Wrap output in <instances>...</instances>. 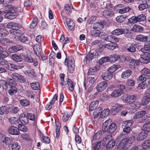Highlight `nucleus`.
Returning <instances> with one entry per match:
<instances>
[{"mask_svg":"<svg viewBox=\"0 0 150 150\" xmlns=\"http://www.w3.org/2000/svg\"><path fill=\"white\" fill-rule=\"evenodd\" d=\"M107 83L105 81L100 83L97 86L96 88L98 91H102L105 90L107 87Z\"/></svg>","mask_w":150,"mask_h":150,"instance_id":"dca6fc26","label":"nucleus"},{"mask_svg":"<svg viewBox=\"0 0 150 150\" xmlns=\"http://www.w3.org/2000/svg\"><path fill=\"white\" fill-rule=\"evenodd\" d=\"M26 54L23 55V53H21V55L23 56V59L26 62L28 63H33V65L35 66H37L38 62L37 60L34 59L32 57L33 53L30 51H28Z\"/></svg>","mask_w":150,"mask_h":150,"instance_id":"f03ea898","label":"nucleus"},{"mask_svg":"<svg viewBox=\"0 0 150 150\" xmlns=\"http://www.w3.org/2000/svg\"><path fill=\"white\" fill-rule=\"evenodd\" d=\"M9 134L13 135H18L19 134V131L18 128L13 126H11L8 129Z\"/></svg>","mask_w":150,"mask_h":150,"instance_id":"f3484780","label":"nucleus"},{"mask_svg":"<svg viewBox=\"0 0 150 150\" xmlns=\"http://www.w3.org/2000/svg\"><path fill=\"white\" fill-rule=\"evenodd\" d=\"M17 15V14L16 12L14 11H12L11 10H9L4 15V17L7 19H13L15 18Z\"/></svg>","mask_w":150,"mask_h":150,"instance_id":"1a4fd4ad","label":"nucleus"},{"mask_svg":"<svg viewBox=\"0 0 150 150\" xmlns=\"http://www.w3.org/2000/svg\"><path fill=\"white\" fill-rule=\"evenodd\" d=\"M8 32L3 28H0V37H4L8 35Z\"/></svg>","mask_w":150,"mask_h":150,"instance_id":"680f3d73","label":"nucleus"},{"mask_svg":"<svg viewBox=\"0 0 150 150\" xmlns=\"http://www.w3.org/2000/svg\"><path fill=\"white\" fill-rule=\"evenodd\" d=\"M105 40L107 41L111 42H119L118 39L116 37L113 35H109L107 36L105 38Z\"/></svg>","mask_w":150,"mask_h":150,"instance_id":"b1692460","label":"nucleus"},{"mask_svg":"<svg viewBox=\"0 0 150 150\" xmlns=\"http://www.w3.org/2000/svg\"><path fill=\"white\" fill-rule=\"evenodd\" d=\"M141 50L144 53L150 54V41L146 42L144 47L141 48Z\"/></svg>","mask_w":150,"mask_h":150,"instance_id":"5701e85b","label":"nucleus"},{"mask_svg":"<svg viewBox=\"0 0 150 150\" xmlns=\"http://www.w3.org/2000/svg\"><path fill=\"white\" fill-rule=\"evenodd\" d=\"M112 34L113 35H119L124 33L123 30L120 28H117L112 32Z\"/></svg>","mask_w":150,"mask_h":150,"instance_id":"a19ab883","label":"nucleus"},{"mask_svg":"<svg viewBox=\"0 0 150 150\" xmlns=\"http://www.w3.org/2000/svg\"><path fill=\"white\" fill-rule=\"evenodd\" d=\"M113 15V12L110 10H104L103 12V15L105 17L109 18L112 16Z\"/></svg>","mask_w":150,"mask_h":150,"instance_id":"4c0bfd02","label":"nucleus"},{"mask_svg":"<svg viewBox=\"0 0 150 150\" xmlns=\"http://www.w3.org/2000/svg\"><path fill=\"white\" fill-rule=\"evenodd\" d=\"M100 33V30L95 29H93L91 32V35L94 37L99 36Z\"/></svg>","mask_w":150,"mask_h":150,"instance_id":"4d7b16f0","label":"nucleus"},{"mask_svg":"<svg viewBox=\"0 0 150 150\" xmlns=\"http://www.w3.org/2000/svg\"><path fill=\"white\" fill-rule=\"evenodd\" d=\"M110 61L109 57H104L101 58L99 60V64H103L104 63L108 62Z\"/></svg>","mask_w":150,"mask_h":150,"instance_id":"e2e57ef3","label":"nucleus"},{"mask_svg":"<svg viewBox=\"0 0 150 150\" xmlns=\"http://www.w3.org/2000/svg\"><path fill=\"white\" fill-rule=\"evenodd\" d=\"M8 85L10 88L16 87L17 84L16 82L13 79L8 78L7 79Z\"/></svg>","mask_w":150,"mask_h":150,"instance_id":"f704fd0d","label":"nucleus"},{"mask_svg":"<svg viewBox=\"0 0 150 150\" xmlns=\"http://www.w3.org/2000/svg\"><path fill=\"white\" fill-rule=\"evenodd\" d=\"M103 28V25L100 22H97L94 23L93 26V29L100 30Z\"/></svg>","mask_w":150,"mask_h":150,"instance_id":"a878e982","label":"nucleus"},{"mask_svg":"<svg viewBox=\"0 0 150 150\" xmlns=\"http://www.w3.org/2000/svg\"><path fill=\"white\" fill-rule=\"evenodd\" d=\"M9 120L12 125H16L19 123V120L18 119L15 117H11L9 118Z\"/></svg>","mask_w":150,"mask_h":150,"instance_id":"8fccbe9b","label":"nucleus"},{"mask_svg":"<svg viewBox=\"0 0 150 150\" xmlns=\"http://www.w3.org/2000/svg\"><path fill=\"white\" fill-rule=\"evenodd\" d=\"M133 123V121L131 120L123 122L122 126L123 132L126 133H129L131 129L130 127L132 125Z\"/></svg>","mask_w":150,"mask_h":150,"instance_id":"39448f33","label":"nucleus"},{"mask_svg":"<svg viewBox=\"0 0 150 150\" xmlns=\"http://www.w3.org/2000/svg\"><path fill=\"white\" fill-rule=\"evenodd\" d=\"M12 59L16 62H19L22 61V59L20 57L16 54H13L12 55Z\"/></svg>","mask_w":150,"mask_h":150,"instance_id":"de8ad7c7","label":"nucleus"},{"mask_svg":"<svg viewBox=\"0 0 150 150\" xmlns=\"http://www.w3.org/2000/svg\"><path fill=\"white\" fill-rule=\"evenodd\" d=\"M11 77L14 80L19 81L20 82H24L25 81L23 77L17 73H12Z\"/></svg>","mask_w":150,"mask_h":150,"instance_id":"6e6552de","label":"nucleus"},{"mask_svg":"<svg viewBox=\"0 0 150 150\" xmlns=\"http://www.w3.org/2000/svg\"><path fill=\"white\" fill-rule=\"evenodd\" d=\"M144 149H146L150 147V139L146 140L142 144Z\"/></svg>","mask_w":150,"mask_h":150,"instance_id":"3c124183","label":"nucleus"},{"mask_svg":"<svg viewBox=\"0 0 150 150\" xmlns=\"http://www.w3.org/2000/svg\"><path fill=\"white\" fill-rule=\"evenodd\" d=\"M102 132L101 131L99 130L95 133L93 137V140H96L99 139L102 135Z\"/></svg>","mask_w":150,"mask_h":150,"instance_id":"603ef678","label":"nucleus"},{"mask_svg":"<svg viewBox=\"0 0 150 150\" xmlns=\"http://www.w3.org/2000/svg\"><path fill=\"white\" fill-rule=\"evenodd\" d=\"M30 85L32 88L35 90H38L40 88V84L38 82L32 83L30 84Z\"/></svg>","mask_w":150,"mask_h":150,"instance_id":"c03bdc74","label":"nucleus"},{"mask_svg":"<svg viewBox=\"0 0 150 150\" xmlns=\"http://www.w3.org/2000/svg\"><path fill=\"white\" fill-rule=\"evenodd\" d=\"M56 125L57 126V129L56 131V137L57 139H58L59 136L60 134V125L59 123L58 122L57 124L56 123Z\"/></svg>","mask_w":150,"mask_h":150,"instance_id":"6e6d98bb","label":"nucleus"},{"mask_svg":"<svg viewBox=\"0 0 150 150\" xmlns=\"http://www.w3.org/2000/svg\"><path fill=\"white\" fill-rule=\"evenodd\" d=\"M110 113V110L109 109H105L102 112L100 115V117L104 118L107 117Z\"/></svg>","mask_w":150,"mask_h":150,"instance_id":"a18cd8bd","label":"nucleus"},{"mask_svg":"<svg viewBox=\"0 0 150 150\" xmlns=\"http://www.w3.org/2000/svg\"><path fill=\"white\" fill-rule=\"evenodd\" d=\"M112 107L111 110L112 112L117 113L122 109L123 108V105H122L116 103L112 104Z\"/></svg>","mask_w":150,"mask_h":150,"instance_id":"2eb2a0df","label":"nucleus"},{"mask_svg":"<svg viewBox=\"0 0 150 150\" xmlns=\"http://www.w3.org/2000/svg\"><path fill=\"white\" fill-rule=\"evenodd\" d=\"M67 84L69 90L71 91H72L74 90L75 85L70 79H68Z\"/></svg>","mask_w":150,"mask_h":150,"instance_id":"58836bf2","label":"nucleus"},{"mask_svg":"<svg viewBox=\"0 0 150 150\" xmlns=\"http://www.w3.org/2000/svg\"><path fill=\"white\" fill-rule=\"evenodd\" d=\"M103 47L105 48L112 50H114L118 47L117 45L114 42L104 45Z\"/></svg>","mask_w":150,"mask_h":150,"instance_id":"4be33fe9","label":"nucleus"},{"mask_svg":"<svg viewBox=\"0 0 150 150\" xmlns=\"http://www.w3.org/2000/svg\"><path fill=\"white\" fill-rule=\"evenodd\" d=\"M65 65L67 66L68 69L70 73H73L75 69L74 61L72 57H70L68 59L66 58L64 62Z\"/></svg>","mask_w":150,"mask_h":150,"instance_id":"20e7f679","label":"nucleus"},{"mask_svg":"<svg viewBox=\"0 0 150 150\" xmlns=\"http://www.w3.org/2000/svg\"><path fill=\"white\" fill-rule=\"evenodd\" d=\"M139 62L137 60L134 59L131 63L129 64L130 67L132 69H135L138 68L139 65Z\"/></svg>","mask_w":150,"mask_h":150,"instance_id":"cd10ccee","label":"nucleus"},{"mask_svg":"<svg viewBox=\"0 0 150 150\" xmlns=\"http://www.w3.org/2000/svg\"><path fill=\"white\" fill-rule=\"evenodd\" d=\"M110 61L111 62H114L120 59V56L116 54H112L109 56Z\"/></svg>","mask_w":150,"mask_h":150,"instance_id":"473e14b6","label":"nucleus"},{"mask_svg":"<svg viewBox=\"0 0 150 150\" xmlns=\"http://www.w3.org/2000/svg\"><path fill=\"white\" fill-rule=\"evenodd\" d=\"M9 32L11 34L17 37H19L21 34V31L17 29H11Z\"/></svg>","mask_w":150,"mask_h":150,"instance_id":"e433bc0d","label":"nucleus"},{"mask_svg":"<svg viewBox=\"0 0 150 150\" xmlns=\"http://www.w3.org/2000/svg\"><path fill=\"white\" fill-rule=\"evenodd\" d=\"M38 21V19L37 17H34L30 25V28H34L37 25Z\"/></svg>","mask_w":150,"mask_h":150,"instance_id":"49530a36","label":"nucleus"},{"mask_svg":"<svg viewBox=\"0 0 150 150\" xmlns=\"http://www.w3.org/2000/svg\"><path fill=\"white\" fill-rule=\"evenodd\" d=\"M20 103L22 106H27L30 105V103L26 99H22L20 101Z\"/></svg>","mask_w":150,"mask_h":150,"instance_id":"864d4df0","label":"nucleus"},{"mask_svg":"<svg viewBox=\"0 0 150 150\" xmlns=\"http://www.w3.org/2000/svg\"><path fill=\"white\" fill-rule=\"evenodd\" d=\"M17 91V88L16 87L11 88L8 91V93L10 95H12L16 93Z\"/></svg>","mask_w":150,"mask_h":150,"instance_id":"774afa93","label":"nucleus"},{"mask_svg":"<svg viewBox=\"0 0 150 150\" xmlns=\"http://www.w3.org/2000/svg\"><path fill=\"white\" fill-rule=\"evenodd\" d=\"M62 18L64 19L65 18L66 22L68 27V29L70 30H74L75 28V25L73 22L69 18H66L65 16H63L62 15V13H61Z\"/></svg>","mask_w":150,"mask_h":150,"instance_id":"9d476101","label":"nucleus"},{"mask_svg":"<svg viewBox=\"0 0 150 150\" xmlns=\"http://www.w3.org/2000/svg\"><path fill=\"white\" fill-rule=\"evenodd\" d=\"M117 127L116 124L112 123L111 119H108L103 123L102 130L104 132L111 134L115 131Z\"/></svg>","mask_w":150,"mask_h":150,"instance_id":"f257e3e1","label":"nucleus"},{"mask_svg":"<svg viewBox=\"0 0 150 150\" xmlns=\"http://www.w3.org/2000/svg\"><path fill=\"white\" fill-rule=\"evenodd\" d=\"M24 66H20V65H18L16 66L15 64H11L7 63L6 64V68L11 71H14L16 70L21 69Z\"/></svg>","mask_w":150,"mask_h":150,"instance_id":"ddd939ff","label":"nucleus"},{"mask_svg":"<svg viewBox=\"0 0 150 150\" xmlns=\"http://www.w3.org/2000/svg\"><path fill=\"white\" fill-rule=\"evenodd\" d=\"M71 113L70 112H64L62 117V120L63 121L66 122L68 120L71 115Z\"/></svg>","mask_w":150,"mask_h":150,"instance_id":"c9c22d12","label":"nucleus"},{"mask_svg":"<svg viewBox=\"0 0 150 150\" xmlns=\"http://www.w3.org/2000/svg\"><path fill=\"white\" fill-rule=\"evenodd\" d=\"M149 130H143L139 134L137 138V140L140 141L143 140L147 136L149 133Z\"/></svg>","mask_w":150,"mask_h":150,"instance_id":"f8f14e48","label":"nucleus"},{"mask_svg":"<svg viewBox=\"0 0 150 150\" xmlns=\"http://www.w3.org/2000/svg\"><path fill=\"white\" fill-rule=\"evenodd\" d=\"M99 104V100H96L92 102L90 105L89 110L90 111H92L96 110L98 107Z\"/></svg>","mask_w":150,"mask_h":150,"instance_id":"412c9836","label":"nucleus"},{"mask_svg":"<svg viewBox=\"0 0 150 150\" xmlns=\"http://www.w3.org/2000/svg\"><path fill=\"white\" fill-rule=\"evenodd\" d=\"M113 75L112 73L107 71L103 73L101 77L104 80L107 81L110 80L112 78Z\"/></svg>","mask_w":150,"mask_h":150,"instance_id":"4468645a","label":"nucleus"},{"mask_svg":"<svg viewBox=\"0 0 150 150\" xmlns=\"http://www.w3.org/2000/svg\"><path fill=\"white\" fill-rule=\"evenodd\" d=\"M0 83L4 89L5 90H7V89L8 85L7 79L6 81L1 80L0 81Z\"/></svg>","mask_w":150,"mask_h":150,"instance_id":"09e8293b","label":"nucleus"},{"mask_svg":"<svg viewBox=\"0 0 150 150\" xmlns=\"http://www.w3.org/2000/svg\"><path fill=\"white\" fill-rule=\"evenodd\" d=\"M142 3L138 6L140 11H142L147 9L149 6V0H141Z\"/></svg>","mask_w":150,"mask_h":150,"instance_id":"9b49d317","label":"nucleus"},{"mask_svg":"<svg viewBox=\"0 0 150 150\" xmlns=\"http://www.w3.org/2000/svg\"><path fill=\"white\" fill-rule=\"evenodd\" d=\"M57 95L55 94L53 97L52 100L50 102V104H48L45 107L46 110H49L52 108V105L54 103L55 100H57Z\"/></svg>","mask_w":150,"mask_h":150,"instance_id":"393cba45","label":"nucleus"},{"mask_svg":"<svg viewBox=\"0 0 150 150\" xmlns=\"http://www.w3.org/2000/svg\"><path fill=\"white\" fill-rule=\"evenodd\" d=\"M126 140L125 139H123L117 146V149L118 150H126L129 146L128 143L127 142Z\"/></svg>","mask_w":150,"mask_h":150,"instance_id":"0eeeda50","label":"nucleus"},{"mask_svg":"<svg viewBox=\"0 0 150 150\" xmlns=\"http://www.w3.org/2000/svg\"><path fill=\"white\" fill-rule=\"evenodd\" d=\"M118 9V12L120 14L128 12L130 11L131 8L129 6H125L123 4H119L115 6Z\"/></svg>","mask_w":150,"mask_h":150,"instance_id":"423d86ee","label":"nucleus"},{"mask_svg":"<svg viewBox=\"0 0 150 150\" xmlns=\"http://www.w3.org/2000/svg\"><path fill=\"white\" fill-rule=\"evenodd\" d=\"M122 93V91L120 90L117 89L114 91L111 94V95L113 97H116L120 96Z\"/></svg>","mask_w":150,"mask_h":150,"instance_id":"2f4dec72","label":"nucleus"},{"mask_svg":"<svg viewBox=\"0 0 150 150\" xmlns=\"http://www.w3.org/2000/svg\"><path fill=\"white\" fill-rule=\"evenodd\" d=\"M98 69V66L91 67L89 69L88 74L89 75H95Z\"/></svg>","mask_w":150,"mask_h":150,"instance_id":"c756f323","label":"nucleus"},{"mask_svg":"<svg viewBox=\"0 0 150 150\" xmlns=\"http://www.w3.org/2000/svg\"><path fill=\"white\" fill-rule=\"evenodd\" d=\"M91 44L92 45H97L100 47H101L102 44L101 40H96L93 41Z\"/></svg>","mask_w":150,"mask_h":150,"instance_id":"0e129e2a","label":"nucleus"},{"mask_svg":"<svg viewBox=\"0 0 150 150\" xmlns=\"http://www.w3.org/2000/svg\"><path fill=\"white\" fill-rule=\"evenodd\" d=\"M6 27L8 28L12 29H19L21 28L19 24L13 22H11L8 23L6 25Z\"/></svg>","mask_w":150,"mask_h":150,"instance_id":"a211bd4d","label":"nucleus"},{"mask_svg":"<svg viewBox=\"0 0 150 150\" xmlns=\"http://www.w3.org/2000/svg\"><path fill=\"white\" fill-rule=\"evenodd\" d=\"M136 39L141 42H145L147 40L148 37L142 35H139L137 36Z\"/></svg>","mask_w":150,"mask_h":150,"instance_id":"79ce46f5","label":"nucleus"},{"mask_svg":"<svg viewBox=\"0 0 150 150\" xmlns=\"http://www.w3.org/2000/svg\"><path fill=\"white\" fill-rule=\"evenodd\" d=\"M24 73L25 74L31 78H33L34 77V72L32 70H25L24 71Z\"/></svg>","mask_w":150,"mask_h":150,"instance_id":"bf43d9fd","label":"nucleus"},{"mask_svg":"<svg viewBox=\"0 0 150 150\" xmlns=\"http://www.w3.org/2000/svg\"><path fill=\"white\" fill-rule=\"evenodd\" d=\"M118 68V67H117L116 65H113L110 67L108 69L107 71H109V72L112 74L113 73L115 72L117 70Z\"/></svg>","mask_w":150,"mask_h":150,"instance_id":"338daca9","label":"nucleus"},{"mask_svg":"<svg viewBox=\"0 0 150 150\" xmlns=\"http://www.w3.org/2000/svg\"><path fill=\"white\" fill-rule=\"evenodd\" d=\"M127 142L128 143V145L129 146L135 140V137L134 136H132L130 138H125Z\"/></svg>","mask_w":150,"mask_h":150,"instance_id":"13d9d810","label":"nucleus"},{"mask_svg":"<svg viewBox=\"0 0 150 150\" xmlns=\"http://www.w3.org/2000/svg\"><path fill=\"white\" fill-rule=\"evenodd\" d=\"M132 30L134 31L140 32L143 30V28L138 25H135L132 28Z\"/></svg>","mask_w":150,"mask_h":150,"instance_id":"ea45409f","label":"nucleus"},{"mask_svg":"<svg viewBox=\"0 0 150 150\" xmlns=\"http://www.w3.org/2000/svg\"><path fill=\"white\" fill-rule=\"evenodd\" d=\"M136 99V96L134 95L127 96L125 99V103L129 104H132L134 103Z\"/></svg>","mask_w":150,"mask_h":150,"instance_id":"6ab92c4d","label":"nucleus"},{"mask_svg":"<svg viewBox=\"0 0 150 150\" xmlns=\"http://www.w3.org/2000/svg\"><path fill=\"white\" fill-rule=\"evenodd\" d=\"M101 111V108L98 107L93 112V116L94 118L97 117L100 114Z\"/></svg>","mask_w":150,"mask_h":150,"instance_id":"5fc2aeb1","label":"nucleus"},{"mask_svg":"<svg viewBox=\"0 0 150 150\" xmlns=\"http://www.w3.org/2000/svg\"><path fill=\"white\" fill-rule=\"evenodd\" d=\"M19 120L23 125L26 124L28 122V120L24 113H22L20 115Z\"/></svg>","mask_w":150,"mask_h":150,"instance_id":"aec40b11","label":"nucleus"},{"mask_svg":"<svg viewBox=\"0 0 150 150\" xmlns=\"http://www.w3.org/2000/svg\"><path fill=\"white\" fill-rule=\"evenodd\" d=\"M33 48L36 54L38 57H40L41 53V49L40 48L39 46L38 45H35L34 46Z\"/></svg>","mask_w":150,"mask_h":150,"instance_id":"72a5a7b5","label":"nucleus"},{"mask_svg":"<svg viewBox=\"0 0 150 150\" xmlns=\"http://www.w3.org/2000/svg\"><path fill=\"white\" fill-rule=\"evenodd\" d=\"M150 101V98L146 96H144L142 97L141 103L142 105H145L148 104Z\"/></svg>","mask_w":150,"mask_h":150,"instance_id":"37998d69","label":"nucleus"},{"mask_svg":"<svg viewBox=\"0 0 150 150\" xmlns=\"http://www.w3.org/2000/svg\"><path fill=\"white\" fill-rule=\"evenodd\" d=\"M131 74V71L130 69H127L122 73L121 76L123 79H127L130 76Z\"/></svg>","mask_w":150,"mask_h":150,"instance_id":"bb28decb","label":"nucleus"},{"mask_svg":"<svg viewBox=\"0 0 150 150\" xmlns=\"http://www.w3.org/2000/svg\"><path fill=\"white\" fill-rule=\"evenodd\" d=\"M12 150H20L19 144L17 142L14 143L11 146Z\"/></svg>","mask_w":150,"mask_h":150,"instance_id":"052dcab7","label":"nucleus"},{"mask_svg":"<svg viewBox=\"0 0 150 150\" xmlns=\"http://www.w3.org/2000/svg\"><path fill=\"white\" fill-rule=\"evenodd\" d=\"M115 144V141L111 138L110 135L107 136L103 140L102 144L104 146H106L108 149L113 147Z\"/></svg>","mask_w":150,"mask_h":150,"instance_id":"7ed1b4c3","label":"nucleus"},{"mask_svg":"<svg viewBox=\"0 0 150 150\" xmlns=\"http://www.w3.org/2000/svg\"><path fill=\"white\" fill-rule=\"evenodd\" d=\"M128 21L130 23L134 24L138 22L136 16H133L129 18Z\"/></svg>","mask_w":150,"mask_h":150,"instance_id":"69168bd1","label":"nucleus"},{"mask_svg":"<svg viewBox=\"0 0 150 150\" xmlns=\"http://www.w3.org/2000/svg\"><path fill=\"white\" fill-rule=\"evenodd\" d=\"M145 111H142L138 112L135 113L133 117L134 119H139L144 116L146 114Z\"/></svg>","mask_w":150,"mask_h":150,"instance_id":"c85d7f7f","label":"nucleus"},{"mask_svg":"<svg viewBox=\"0 0 150 150\" xmlns=\"http://www.w3.org/2000/svg\"><path fill=\"white\" fill-rule=\"evenodd\" d=\"M101 144L100 141H96L93 143L92 145V150H98Z\"/></svg>","mask_w":150,"mask_h":150,"instance_id":"7c9ffc66","label":"nucleus"}]
</instances>
